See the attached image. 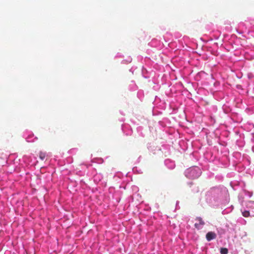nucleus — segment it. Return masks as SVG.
<instances>
[{
    "mask_svg": "<svg viewBox=\"0 0 254 254\" xmlns=\"http://www.w3.org/2000/svg\"><path fill=\"white\" fill-rule=\"evenodd\" d=\"M195 220L196 222L194 224L195 228L197 230H200L202 229L204 225H205V222L202 220V218L200 217H197Z\"/></svg>",
    "mask_w": 254,
    "mask_h": 254,
    "instance_id": "1",
    "label": "nucleus"
},
{
    "mask_svg": "<svg viewBox=\"0 0 254 254\" xmlns=\"http://www.w3.org/2000/svg\"><path fill=\"white\" fill-rule=\"evenodd\" d=\"M228 251L226 248H221L220 250L221 254H227Z\"/></svg>",
    "mask_w": 254,
    "mask_h": 254,
    "instance_id": "7",
    "label": "nucleus"
},
{
    "mask_svg": "<svg viewBox=\"0 0 254 254\" xmlns=\"http://www.w3.org/2000/svg\"><path fill=\"white\" fill-rule=\"evenodd\" d=\"M216 238V234L214 232H208L206 235V239L209 242Z\"/></svg>",
    "mask_w": 254,
    "mask_h": 254,
    "instance_id": "3",
    "label": "nucleus"
},
{
    "mask_svg": "<svg viewBox=\"0 0 254 254\" xmlns=\"http://www.w3.org/2000/svg\"><path fill=\"white\" fill-rule=\"evenodd\" d=\"M248 210L241 209L242 215L244 217L252 216L254 217V207H247Z\"/></svg>",
    "mask_w": 254,
    "mask_h": 254,
    "instance_id": "2",
    "label": "nucleus"
},
{
    "mask_svg": "<svg viewBox=\"0 0 254 254\" xmlns=\"http://www.w3.org/2000/svg\"><path fill=\"white\" fill-rule=\"evenodd\" d=\"M233 208V207H227L226 209L222 211V213L223 214H228L232 211Z\"/></svg>",
    "mask_w": 254,
    "mask_h": 254,
    "instance_id": "5",
    "label": "nucleus"
},
{
    "mask_svg": "<svg viewBox=\"0 0 254 254\" xmlns=\"http://www.w3.org/2000/svg\"><path fill=\"white\" fill-rule=\"evenodd\" d=\"M190 177L192 178H197L199 176V174L197 173L196 169L195 168L191 169L190 171Z\"/></svg>",
    "mask_w": 254,
    "mask_h": 254,
    "instance_id": "4",
    "label": "nucleus"
},
{
    "mask_svg": "<svg viewBox=\"0 0 254 254\" xmlns=\"http://www.w3.org/2000/svg\"><path fill=\"white\" fill-rule=\"evenodd\" d=\"M39 157L42 160H44L46 157V154L44 152H40L39 153Z\"/></svg>",
    "mask_w": 254,
    "mask_h": 254,
    "instance_id": "6",
    "label": "nucleus"
},
{
    "mask_svg": "<svg viewBox=\"0 0 254 254\" xmlns=\"http://www.w3.org/2000/svg\"><path fill=\"white\" fill-rule=\"evenodd\" d=\"M238 222L243 225H245L247 223L246 221L243 218H240L238 219Z\"/></svg>",
    "mask_w": 254,
    "mask_h": 254,
    "instance_id": "8",
    "label": "nucleus"
}]
</instances>
